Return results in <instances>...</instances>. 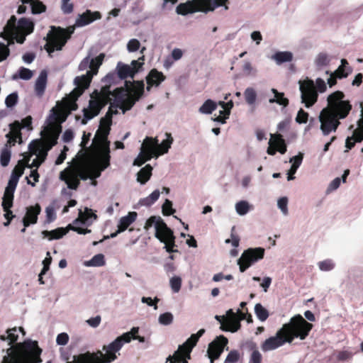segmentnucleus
<instances>
[{
	"label": "nucleus",
	"instance_id": "obj_5",
	"mask_svg": "<svg viewBox=\"0 0 363 363\" xmlns=\"http://www.w3.org/2000/svg\"><path fill=\"white\" fill-rule=\"evenodd\" d=\"M312 328L311 323H308L301 315H296L289 323L284 324L274 336L267 339L262 344L261 349L268 352L277 349L286 342L291 343L296 337L305 340Z\"/></svg>",
	"mask_w": 363,
	"mask_h": 363
},
{
	"label": "nucleus",
	"instance_id": "obj_48",
	"mask_svg": "<svg viewBox=\"0 0 363 363\" xmlns=\"http://www.w3.org/2000/svg\"><path fill=\"white\" fill-rule=\"evenodd\" d=\"M347 65V62L346 60L342 59L341 60V65L333 73L334 75L337 77L339 79L345 78L348 75V72H346V66Z\"/></svg>",
	"mask_w": 363,
	"mask_h": 363
},
{
	"label": "nucleus",
	"instance_id": "obj_2",
	"mask_svg": "<svg viewBox=\"0 0 363 363\" xmlns=\"http://www.w3.org/2000/svg\"><path fill=\"white\" fill-rule=\"evenodd\" d=\"M61 129V123L52 120L49 116L48 124L41 133L43 140H34L30 144L29 151L23 154V159L13 170L5 191L14 193L26 167H38L44 162L48 150L56 144Z\"/></svg>",
	"mask_w": 363,
	"mask_h": 363
},
{
	"label": "nucleus",
	"instance_id": "obj_9",
	"mask_svg": "<svg viewBox=\"0 0 363 363\" xmlns=\"http://www.w3.org/2000/svg\"><path fill=\"white\" fill-rule=\"evenodd\" d=\"M122 348L121 344L118 340H114L108 345L103 346L102 351L98 350L96 352H85L77 355H74L72 360L67 363H111L116 360Z\"/></svg>",
	"mask_w": 363,
	"mask_h": 363
},
{
	"label": "nucleus",
	"instance_id": "obj_62",
	"mask_svg": "<svg viewBox=\"0 0 363 363\" xmlns=\"http://www.w3.org/2000/svg\"><path fill=\"white\" fill-rule=\"evenodd\" d=\"M18 96L16 94H9L6 100L5 104L7 107H12L14 106L17 101Z\"/></svg>",
	"mask_w": 363,
	"mask_h": 363
},
{
	"label": "nucleus",
	"instance_id": "obj_61",
	"mask_svg": "<svg viewBox=\"0 0 363 363\" xmlns=\"http://www.w3.org/2000/svg\"><path fill=\"white\" fill-rule=\"evenodd\" d=\"M262 355L257 350H254L251 354L249 363H261Z\"/></svg>",
	"mask_w": 363,
	"mask_h": 363
},
{
	"label": "nucleus",
	"instance_id": "obj_32",
	"mask_svg": "<svg viewBox=\"0 0 363 363\" xmlns=\"http://www.w3.org/2000/svg\"><path fill=\"white\" fill-rule=\"evenodd\" d=\"M294 55L290 51H279L275 52L271 59L273 60L277 65H281L284 62H290L293 60Z\"/></svg>",
	"mask_w": 363,
	"mask_h": 363
},
{
	"label": "nucleus",
	"instance_id": "obj_20",
	"mask_svg": "<svg viewBox=\"0 0 363 363\" xmlns=\"http://www.w3.org/2000/svg\"><path fill=\"white\" fill-rule=\"evenodd\" d=\"M31 123L32 118L27 116L22 120L21 123L15 121L13 123L11 124L9 126V132L6 135L7 138V145L11 147L16 143H21V130L23 128H26L29 130H32Z\"/></svg>",
	"mask_w": 363,
	"mask_h": 363
},
{
	"label": "nucleus",
	"instance_id": "obj_60",
	"mask_svg": "<svg viewBox=\"0 0 363 363\" xmlns=\"http://www.w3.org/2000/svg\"><path fill=\"white\" fill-rule=\"evenodd\" d=\"M261 281L260 286L264 292H267L271 286L272 279L269 277H264Z\"/></svg>",
	"mask_w": 363,
	"mask_h": 363
},
{
	"label": "nucleus",
	"instance_id": "obj_22",
	"mask_svg": "<svg viewBox=\"0 0 363 363\" xmlns=\"http://www.w3.org/2000/svg\"><path fill=\"white\" fill-rule=\"evenodd\" d=\"M363 140V112L361 110V118L358 121V125L352 131L351 136L347 138L345 141V152L352 149L356 143H360Z\"/></svg>",
	"mask_w": 363,
	"mask_h": 363
},
{
	"label": "nucleus",
	"instance_id": "obj_8",
	"mask_svg": "<svg viewBox=\"0 0 363 363\" xmlns=\"http://www.w3.org/2000/svg\"><path fill=\"white\" fill-rule=\"evenodd\" d=\"M166 138L158 143L157 138L146 137L140 147V151L133 162V165L141 166L152 157H158L167 153L173 143L170 133L165 134Z\"/></svg>",
	"mask_w": 363,
	"mask_h": 363
},
{
	"label": "nucleus",
	"instance_id": "obj_38",
	"mask_svg": "<svg viewBox=\"0 0 363 363\" xmlns=\"http://www.w3.org/2000/svg\"><path fill=\"white\" fill-rule=\"evenodd\" d=\"M272 92L274 94V96L269 99V102L270 104L277 103L284 107H286L288 105L289 101L284 97V94L283 93L279 92L274 89H272Z\"/></svg>",
	"mask_w": 363,
	"mask_h": 363
},
{
	"label": "nucleus",
	"instance_id": "obj_51",
	"mask_svg": "<svg viewBox=\"0 0 363 363\" xmlns=\"http://www.w3.org/2000/svg\"><path fill=\"white\" fill-rule=\"evenodd\" d=\"M242 71L246 76H255L257 69L250 62H245L242 65Z\"/></svg>",
	"mask_w": 363,
	"mask_h": 363
},
{
	"label": "nucleus",
	"instance_id": "obj_4",
	"mask_svg": "<svg viewBox=\"0 0 363 363\" xmlns=\"http://www.w3.org/2000/svg\"><path fill=\"white\" fill-rule=\"evenodd\" d=\"M327 102L328 106L320 111L318 117L320 130L325 135L335 132L340 124V120L345 118L352 110L350 101L345 99L344 93L340 91L329 94Z\"/></svg>",
	"mask_w": 363,
	"mask_h": 363
},
{
	"label": "nucleus",
	"instance_id": "obj_37",
	"mask_svg": "<svg viewBox=\"0 0 363 363\" xmlns=\"http://www.w3.org/2000/svg\"><path fill=\"white\" fill-rule=\"evenodd\" d=\"M152 167L150 164H147L142 168L138 173L137 180L142 184H145L152 175Z\"/></svg>",
	"mask_w": 363,
	"mask_h": 363
},
{
	"label": "nucleus",
	"instance_id": "obj_6",
	"mask_svg": "<svg viewBox=\"0 0 363 363\" xmlns=\"http://www.w3.org/2000/svg\"><path fill=\"white\" fill-rule=\"evenodd\" d=\"M42 350L35 340H27L6 350L3 363H40Z\"/></svg>",
	"mask_w": 363,
	"mask_h": 363
},
{
	"label": "nucleus",
	"instance_id": "obj_36",
	"mask_svg": "<svg viewBox=\"0 0 363 363\" xmlns=\"http://www.w3.org/2000/svg\"><path fill=\"white\" fill-rule=\"evenodd\" d=\"M69 230L70 229L68 228L67 225V228H59L50 231L45 230L43 231L42 233L44 235V237H48L50 240L60 239L63 235H66Z\"/></svg>",
	"mask_w": 363,
	"mask_h": 363
},
{
	"label": "nucleus",
	"instance_id": "obj_3",
	"mask_svg": "<svg viewBox=\"0 0 363 363\" xmlns=\"http://www.w3.org/2000/svg\"><path fill=\"white\" fill-rule=\"evenodd\" d=\"M104 54L101 53L95 58L85 57L79 64V69L81 71L86 70V74L77 77L74 79V89L51 110L50 118L60 123L64 122L72 111L77 109L76 101L90 84L94 75L96 74L99 67L101 65Z\"/></svg>",
	"mask_w": 363,
	"mask_h": 363
},
{
	"label": "nucleus",
	"instance_id": "obj_50",
	"mask_svg": "<svg viewBox=\"0 0 363 363\" xmlns=\"http://www.w3.org/2000/svg\"><path fill=\"white\" fill-rule=\"evenodd\" d=\"M11 159V151L6 146L4 148L1 153L0 161L2 166L8 165Z\"/></svg>",
	"mask_w": 363,
	"mask_h": 363
},
{
	"label": "nucleus",
	"instance_id": "obj_31",
	"mask_svg": "<svg viewBox=\"0 0 363 363\" xmlns=\"http://www.w3.org/2000/svg\"><path fill=\"white\" fill-rule=\"evenodd\" d=\"M253 205L247 200H240L235 203V211L240 216H244L253 210Z\"/></svg>",
	"mask_w": 363,
	"mask_h": 363
},
{
	"label": "nucleus",
	"instance_id": "obj_11",
	"mask_svg": "<svg viewBox=\"0 0 363 363\" xmlns=\"http://www.w3.org/2000/svg\"><path fill=\"white\" fill-rule=\"evenodd\" d=\"M302 103L306 108L311 107L316 103L318 93L323 94L327 90V83L321 78L315 81L309 79L298 82Z\"/></svg>",
	"mask_w": 363,
	"mask_h": 363
},
{
	"label": "nucleus",
	"instance_id": "obj_1",
	"mask_svg": "<svg viewBox=\"0 0 363 363\" xmlns=\"http://www.w3.org/2000/svg\"><path fill=\"white\" fill-rule=\"evenodd\" d=\"M126 89H116L113 91L109 87H103L100 91L91 94L89 106L84 109V118L90 120L96 116L101 109L110 103L109 109L100 121V126L93 140L91 148L85 152L81 150L72 164L60 173V179L66 182L69 189H75L82 179H94L109 166L110 149L107 136L111 124V116L118 112L123 113L130 110L144 91V83L140 81L125 82Z\"/></svg>",
	"mask_w": 363,
	"mask_h": 363
},
{
	"label": "nucleus",
	"instance_id": "obj_17",
	"mask_svg": "<svg viewBox=\"0 0 363 363\" xmlns=\"http://www.w3.org/2000/svg\"><path fill=\"white\" fill-rule=\"evenodd\" d=\"M247 313L242 312L240 309L238 310L237 313L229 310L227 312V316H216V319L220 323V328L225 331H230L232 333L236 332L240 327V321L247 318Z\"/></svg>",
	"mask_w": 363,
	"mask_h": 363
},
{
	"label": "nucleus",
	"instance_id": "obj_45",
	"mask_svg": "<svg viewBox=\"0 0 363 363\" xmlns=\"http://www.w3.org/2000/svg\"><path fill=\"white\" fill-rule=\"evenodd\" d=\"M182 280L179 276H173L169 279V286L172 291L177 294L178 293L182 287Z\"/></svg>",
	"mask_w": 363,
	"mask_h": 363
},
{
	"label": "nucleus",
	"instance_id": "obj_29",
	"mask_svg": "<svg viewBox=\"0 0 363 363\" xmlns=\"http://www.w3.org/2000/svg\"><path fill=\"white\" fill-rule=\"evenodd\" d=\"M13 199V194L5 191L3 197L2 206L4 211H5L4 217L6 220H10L13 218V216L12 215V212L10 211V208L12 206Z\"/></svg>",
	"mask_w": 363,
	"mask_h": 363
},
{
	"label": "nucleus",
	"instance_id": "obj_27",
	"mask_svg": "<svg viewBox=\"0 0 363 363\" xmlns=\"http://www.w3.org/2000/svg\"><path fill=\"white\" fill-rule=\"evenodd\" d=\"M147 79V89L150 91L152 86H158L165 79V76L162 72L157 71L155 69H152L146 77Z\"/></svg>",
	"mask_w": 363,
	"mask_h": 363
},
{
	"label": "nucleus",
	"instance_id": "obj_21",
	"mask_svg": "<svg viewBox=\"0 0 363 363\" xmlns=\"http://www.w3.org/2000/svg\"><path fill=\"white\" fill-rule=\"evenodd\" d=\"M227 343V338L223 335H220L209 344L207 355L211 363H213L214 360L220 357Z\"/></svg>",
	"mask_w": 363,
	"mask_h": 363
},
{
	"label": "nucleus",
	"instance_id": "obj_25",
	"mask_svg": "<svg viewBox=\"0 0 363 363\" xmlns=\"http://www.w3.org/2000/svg\"><path fill=\"white\" fill-rule=\"evenodd\" d=\"M139 330L138 327H133L130 331L123 333L121 336L116 337V340H119V342L121 344V347H123L124 343H129L132 340H137L139 342L143 343L145 342V338L138 335Z\"/></svg>",
	"mask_w": 363,
	"mask_h": 363
},
{
	"label": "nucleus",
	"instance_id": "obj_53",
	"mask_svg": "<svg viewBox=\"0 0 363 363\" xmlns=\"http://www.w3.org/2000/svg\"><path fill=\"white\" fill-rule=\"evenodd\" d=\"M303 158V154L302 152H299L297 155L290 158L289 162L291 164V167L298 169L302 163Z\"/></svg>",
	"mask_w": 363,
	"mask_h": 363
},
{
	"label": "nucleus",
	"instance_id": "obj_63",
	"mask_svg": "<svg viewBox=\"0 0 363 363\" xmlns=\"http://www.w3.org/2000/svg\"><path fill=\"white\" fill-rule=\"evenodd\" d=\"M184 55V51L180 48H174L171 52V57L174 61L180 60Z\"/></svg>",
	"mask_w": 363,
	"mask_h": 363
},
{
	"label": "nucleus",
	"instance_id": "obj_56",
	"mask_svg": "<svg viewBox=\"0 0 363 363\" xmlns=\"http://www.w3.org/2000/svg\"><path fill=\"white\" fill-rule=\"evenodd\" d=\"M174 209L172 208V203L168 199H166L162 205V213L165 216H169L174 213Z\"/></svg>",
	"mask_w": 363,
	"mask_h": 363
},
{
	"label": "nucleus",
	"instance_id": "obj_15",
	"mask_svg": "<svg viewBox=\"0 0 363 363\" xmlns=\"http://www.w3.org/2000/svg\"><path fill=\"white\" fill-rule=\"evenodd\" d=\"M218 106H220L222 110L219 111L218 115L215 114L214 116L212 117V120L215 122L225 124L226 120L229 118L231 110L234 106L231 100L228 102L220 101L217 103L211 99H207L200 106L199 111L202 114H211L216 109Z\"/></svg>",
	"mask_w": 363,
	"mask_h": 363
},
{
	"label": "nucleus",
	"instance_id": "obj_14",
	"mask_svg": "<svg viewBox=\"0 0 363 363\" xmlns=\"http://www.w3.org/2000/svg\"><path fill=\"white\" fill-rule=\"evenodd\" d=\"M204 332V329H201L197 333L191 335L184 343L179 346L172 355L166 359V363H188L192 349Z\"/></svg>",
	"mask_w": 363,
	"mask_h": 363
},
{
	"label": "nucleus",
	"instance_id": "obj_33",
	"mask_svg": "<svg viewBox=\"0 0 363 363\" xmlns=\"http://www.w3.org/2000/svg\"><path fill=\"white\" fill-rule=\"evenodd\" d=\"M105 264V256L101 253L95 255L91 259L84 261L83 263L86 267H100Z\"/></svg>",
	"mask_w": 363,
	"mask_h": 363
},
{
	"label": "nucleus",
	"instance_id": "obj_30",
	"mask_svg": "<svg viewBox=\"0 0 363 363\" xmlns=\"http://www.w3.org/2000/svg\"><path fill=\"white\" fill-rule=\"evenodd\" d=\"M135 212H129L126 216L121 218L118 225V233L125 230L136 219Z\"/></svg>",
	"mask_w": 363,
	"mask_h": 363
},
{
	"label": "nucleus",
	"instance_id": "obj_10",
	"mask_svg": "<svg viewBox=\"0 0 363 363\" xmlns=\"http://www.w3.org/2000/svg\"><path fill=\"white\" fill-rule=\"evenodd\" d=\"M152 227L155 228V238L164 244L166 251L168 252H177V250L174 249L176 245L173 231L167 227L161 217L152 216L146 220L144 229L148 230Z\"/></svg>",
	"mask_w": 363,
	"mask_h": 363
},
{
	"label": "nucleus",
	"instance_id": "obj_42",
	"mask_svg": "<svg viewBox=\"0 0 363 363\" xmlns=\"http://www.w3.org/2000/svg\"><path fill=\"white\" fill-rule=\"evenodd\" d=\"M317 266L321 272H330L335 268V263L331 259H325L318 262Z\"/></svg>",
	"mask_w": 363,
	"mask_h": 363
},
{
	"label": "nucleus",
	"instance_id": "obj_64",
	"mask_svg": "<svg viewBox=\"0 0 363 363\" xmlns=\"http://www.w3.org/2000/svg\"><path fill=\"white\" fill-rule=\"evenodd\" d=\"M71 0H62V9L64 13H69L73 10V5L70 2Z\"/></svg>",
	"mask_w": 363,
	"mask_h": 363
},
{
	"label": "nucleus",
	"instance_id": "obj_26",
	"mask_svg": "<svg viewBox=\"0 0 363 363\" xmlns=\"http://www.w3.org/2000/svg\"><path fill=\"white\" fill-rule=\"evenodd\" d=\"M41 211V208L39 204L29 206L26 208V215L23 219V223L25 227H28L30 224H35L38 220V216Z\"/></svg>",
	"mask_w": 363,
	"mask_h": 363
},
{
	"label": "nucleus",
	"instance_id": "obj_40",
	"mask_svg": "<svg viewBox=\"0 0 363 363\" xmlns=\"http://www.w3.org/2000/svg\"><path fill=\"white\" fill-rule=\"evenodd\" d=\"M23 4H30L31 6L32 13L34 14L40 13L45 11V6L38 0H30L29 1H24L21 0Z\"/></svg>",
	"mask_w": 363,
	"mask_h": 363
},
{
	"label": "nucleus",
	"instance_id": "obj_23",
	"mask_svg": "<svg viewBox=\"0 0 363 363\" xmlns=\"http://www.w3.org/2000/svg\"><path fill=\"white\" fill-rule=\"evenodd\" d=\"M286 151V145L284 140L282 139L280 135H270L269 140V147L267 152L269 155H275L276 152H279L281 154H284Z\"/></svg>",
	"mask_w": 363,
	"mask_h": 363
},
{
	"label": "nucleus",
	"instance_id": "obj_57",
	"mask_svg": "<svg viewBox=\"0 0 363 363\" xmlns=\"http://www.w3.org/2000/svg\"><path fill=\"white\" fill-rule=\"evenodd\" d=\"M240 359V354L238 351L233 350L230 352L225 358L224 362L226 363H237Z\"/></svg>",
	"mask_w": 363,
	"mask_h": 363
},
{
	"label": "nucleus",
	"instance_id": "obj_7",
	"mask_svg": "<svg viewBox=\"0 0 363 363\" xmlns=\"http://www.w3.org/2000/svg\"><path fill=\"white\" fill-rule=\"evenodd\" d=\"M16 18L15 16L11 17L1 36L9 40L7 45L0 43V62L5 60L9 55L10 51L8 46L13 43V39L19 43H23L25 37L31 33L33 30V23L32 21L21 18L16 24Z\"/></svg>",
	"mask_w": 363,
	"mask_h": 363
},
{
	"label": "nucleus",
	"instance_id": "obj_44",
	"mask_svg": "<svg viewBox=\"0 0 363 363\" xmlns=\"http://www.w3.org/2000/svg\"><path fill=\"white\" fill-rule=\"evenodd\" d=\"M174 321V315L170 312L161 313L158 316V323L162 325H169Z\"/></svg>",
	"mask_w": 363,
	"mask_h": 363
},
{
	"label": "nucleus",
	"instance_id": "obj_16",
	"mask_svg": "<svg viewBox=\"0 0 363 363\" xmlns=\"http://www.w3.org/2000/svg\"><path fill=\"white\" fill-rule=\"evenodd\" d=\"M97 218L94 211L89 208H84V210L79 209L78 217L73 221L72 224L68 225V228L77 232L78 234L85 235L91 232L87 228H81L80 225L89 227Z\"/></svg>",
	"mask_w": 363,
	"mask_h": 363
},
{
	"label": "nucleus",
	"instance_id": "obj_28",
	"mask_svg": "<svg viewBox=\"0 0 363 363\" xmlns=\"http://www.w3.org/2000/svg\"><path fill=\"white\" fill-rule=\"evenodd\" d=\"M20 333L22 335V336H25L26 332L24 331V329L21 327H15L11 329H8L6 330V335H1L0 339L1 340H7L9 341V344H11L18 340Z\"/></svg>",
	"mask_w": 363,
	"mask_h": 363
},
{
	"label": "nucleus",
	"instance_id": "obj_39",
	"mask_svg": "<svg viewBox=\"0 0 363 363\" xmlns=\"http://www.w3.org/2000/svg\"><path fill=\"white\" fill-rule=\"evenodd\" d=\"M349 173H350L349 169H346L344 172L342 179H340L339 177H336L333 181H331L328 186L327 192L330 193V192H333V191L336 190L340 186L341 182L345 183L346 182V178L348 176Z\"/></svg>",
	"mask_w": 363,
	"mask_h": 363
},
{
	"label": "nucleus",
	"instance_id": "obj_41",
	"mask_svg": "<svg viewBox=\"0 0 363 363\" xmlns=\"http://www.w3.org/2000/svg\"><path fill=\"white\" fill-rule=\"evenodd\" d=\"M160 193L159 190H155L148 196L142 199L140 204L142 206H149L153 204L160 197Z\"/></svg>",
	"mask_w": 363,
	"mask_h": 363
},
{
	"label": "nucleus",
	"instance_id": "obj_52",
	"mask_svg": "<svg viewBox=\"0 0 363 363\" xmlns=\"http://www.w3.org/2000/svg\"><path fill=\"white\" fill-rule=\"evenodd\" d=\"M34 169H32L29 177H26L27 182L28 184L35 186V183L38 182L39 174L38 173L37 169L38 167H34Z\"/></svg>",
	"mask_w": 363,
	"mask_h": 363
},
{
	"label": "nucleus",
	"instance_id": "obj_13",
	"mask_svg": "<svg viewBox=\"0 0 363 363\" xmlns=\"http://www.w3.org/2000/svg\"><path fill=\"white\" fill-rule=\"evenodd\" d=\"M73 32V27L64 29L60 27L52 26L46 36L45 48L47 52L50 54L55 50H62Z\"/></svg>",
	"mask_w": 363,
	"mask_h": 363
},
{
	"label": "nucleus",
	"instance_id": "obj_43",
	"mask_svg": "<svg viewBox=\"0 0 363 363\" xmlns=\"http://www.w3.org/2000/svg\"><path fill=\"white\" fill-rule=\"evenodd\" d=\"M255 313L257 318L262 322L265 321L269 317L268 311L260 303L255 304Z\"/></svg>",
	"mask_w": 363,
	"mask_h": 363
},
{
	"label": "nucleus",
	"instance_id": "obj_49",
	"mask_svg": "<svg viewBox=\"0 0 363 363\" xmlns=\"http://www.w3.org/2000/svg\"><path fill=\"white\" fill-rule=\"evenodd\" d=\"M330 57L325 53H319L315 58V64L318 67L326 66L330 62Z\"/></svg>",
	"mask_w": 363,
	"mask_h": 363
},
{
	"label": "nucleus",
	"instance_id": "obj_12",
	"mask_svg": "<svg viewBox=\"0 0 363 363\" xmlns=\"http://www.w3.org/2000/svg\"><path fill=\"white\" fill-rule=\"evenodd\" d=\"M228 0H191L177 6L178 14L186 16L190 13L213 11L216 8L224 6Z\"/></svg>",
	"mask_w": 363,
	"mask_h": 363
},
{
	"label": "nucleus",
	"instance_id": "obj_46",
	"mask_svg": "<svg viewBox=\"0 0 363 363\" xmlns=\"http://www.w3.org/2000/svg\"><path fill=\"white\" fill-rule=\"evenodd\" d=\"M142 46L140 42L136 38L130 39L126 45V49L128 52H135L138 50H141Z\"/></svg>",
	"mask_w": 363,
	"mask_h": 363
},
{
	"label": "nucleus",
	"instance_id": "obj_35",
	"mask_svg": "<svg viewBox=\"0 0 363 363\" xmlns=\"http://www.w3.org/2000/svg\"><path fill=\"white\" fill-rule=\"evenodd\" d=\"M48 74L46 71H42L36 79L35 89L38 95H42L45 89Z\"/></svg>",
	"mask_w": 363,
	"mask_h": 363
},
{
	"label": "nucleus",
	"instance_id": "obj_59",
	"mask_svg": "<svg viewBox=\"0 0 363 363\" xmlns=\"http://www.w3.org/2000/svg\"><path fill=\"white\" fill-rule=\"evenodd\" d=\"M308 114L303 109H300L297 113L296 121L298 123H306L308 121Z\"/></svg>",
	"mask_w": 363,
	"mask_h": 363
},
{
	"label": "nucleus",
	"instance_id": "obj_34",
	"mask_svg": "<svg viewBox=\"0 0 363 363\" xmlns=\"http://www.w3.org/2000/svg\"><path fill=\"white\" fill-rule=\"evenodd\" d=\"M244 96L246 103L255 109L257 104V94L256 90L252 87H247L244 91Z\"/></svg>",
	"mask_w": 363,
	"mask_h": 363
},
{
	"label": "nucleus",
	"instance_id": "obj_18",
	"mask_svg": "<svg viewBox=\"0 0 363 363\" xmlns=\"http://www.w3.org/2000/svg\"><path fill=\"white\" fill-rule=\"evenodd\" d=\"M264 252L265 250L260 247L248 248L245 250L238 259L240 271L244 272L252 264L262 259L264 256Z\"/></svg>",
	"mask_w": 363,
	"mask_h": 363
},
{
	"label": "nucleus",
	"instance_id": "obj_58",
	"mask_svg": "<svg viewBox=\"0 0 363 363\" xmlns=\"http://www.w3.org/2000/svg\"><path fill=\"white\" fill-rule=\"evenodd\" d=\"M101 322V317L100 315H96L91 317L86 320V323L93 328H96L99 326Z\"/></svg>",
	"mask_w": 363,
	"mask_h": 363
},
{
	"label": "nucleus",
	"instance_id": "obj_54",
	"mask_svg": "<svg viewBox=\"0 0 363 363\" xmlns=\"http://www.w3.org/2000/svg\"><path fill=\"white\" fill-rule=\"evenodd\" d=\"M69 340V336L67 333H61L56 337V343L57 345L65 346L66 345Z\"/></svg>",
	"mask_w": 363,
	"mask_h": 363
},
{
	"label": "nucleus",
	"instance_id": "obj_55",
	"mask_svg": "<svg viewBox=\"0 0 363 363\" xmlns=\"http://www.w3.org/2000/svg\"><path fill=\"white\" fill-rule=\"evenodd\" d=\"M160 299L157 297H155L154 299H152L151 297H145L143 296L141 298V302L143 303L147 304L149 306L153 307L155 310L157 309V303L159 302Z\"/></svg>",
	"mask_w": 363,
	"mask_h": 363
},
{
	"label": "nucleus",
	"instance_id": "obj_19",
	"mask_svg": "<svg viewBox=\"0 0 363 363\" xmlns=\"http://www.w3.org/2000/svg\"><path fill=\"white\" fill-rule=\"evenodd\" d=\"M145 50V47L143 46L140 50V56L138 60H133L130 65L121 62H119L117 65L116 69L118 74L121 78L130 77L133 79L136 73L143 69L145 62L144 52Z\"/></svg>",
	"mask_w": 363,
	"mask_h": 363
},
{
	"label": "nucleus",
	"instance_id": "obj_47",
	"mask_svg": "<svg viewBox=\"0 0 363 363\" xmlns=\"http://www.w3.org/2000/svg\"><path fill=\"white\" fill-rule=\"evenodd\" d=\"M288 203L289 199L286 196L281 197L277 200V207L284 216L289 214Z\"/></svg>",
	"mask_w": 363,
	"mask_h": 363
},
{
	"label": "nucleus",
	"instance_id": "obj_24",
	"mask_svg": "<svg viewBox=\"0 0 363 363\" xmlns=\"http://www.w3.org/2000/svg\"><path fill=\"white\" fill-rule=\"evenodd\" d=\"M101 17V13L99 11H91L90 10H87L82 14L79 15L76 19L74 26L84 27L96 20L100 19Z\"/></svg>",
	"mask_w": 363,
	"mask_h": 363
}]
</instances>
